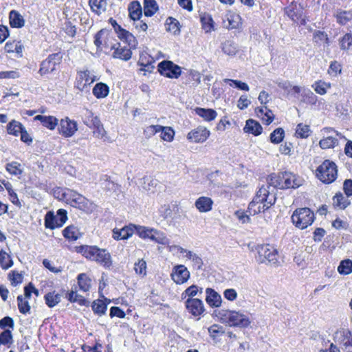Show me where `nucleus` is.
I'll use <instances>...</instances> for the list:
<instances>
[{
	"mask_svg": "<svg viewBox=\"0 0 352 352\" xmlns=\"http://www.w3.org/2000/svg\"><path fill=\"white\" fill-rule=\"evenodd\" d=\"M276 200V195L270 192L267 188H265V186H262L250 203L249 212L251 214L265 212L275 204Z\"/></svg>",
	"mask_w": 352,
	"mask_h": 352,
	"instance_id": "obj_1",
	"label": "nucleus"
},
{
	"mask_svg": "<svg viewBox=\"0 0 352 352\" xmlns=\"http://www.w3.org/2000/svg\"><path fill=\"white\" fill-rule=\"evenodd\" d=\"M267 180V184L265 186V188H267L269 190L271 186L274 188L288 189L296 188L301 185L300 180L296 175L289 172L272 174Z\"/></svg>",
	"mask_w": 352,
	"mask_h": 352,
	"instance_id": "obj_2",
	"label": "nucleus"
},
{
	"mask_svg": "<svg viewBox=\"0 0 352 352\" xmlns=\"http://www.w3.org/2000/svg\"><path fill=\"white\" fill-rule=\"evenodd\" d=\"M77 248L78 252L81 253L85 257L97 262L106 268H109L112 265L111 254L105 249L89 245H82Z\"/></svg>",
	"mask_w": 352,
	"mask_h": 352,
	"instance_id": "obj_3",
	"label": "nucleus"
},
{
	"mask_svg": "<svg viewBox=\"0 0 352 352\" xmlns=\"http://www.w3.org/2000/svg\"><path fill=\"white\" fill-rule=\"evenodd\" d=\"M255 250L258 254V256H256L258 263L278 265V251L275 248L270 244H262L257 245Z\"/></svg>",
	"mask_w": 352,
	"mask_h": 352,
	"instance_id": "obj_4",
	"label": "nucleus"
},
{
	"mask_svg": "<svg viewBox=\"0 0 352 352\" xmlns=\"http://www.w3.org/2000/svg\"><path fill=\"white\" fill-rule=\"evenodd\" d=\"M317 177L324 184L333 182L338 177L336 164L329 160H324L316 169Z\"/></svg>",
	"mask_w": 352,
	"mask_h": 352,
	"instance_id": "obj_5",
	"label": "nucleus"
},
{
	"mask_svg": "<svg viewBox=\"0 0 352 352\" xmlns=\"http://www.w3.org/2000/svg\"><path fill=\"white\" fill-rule=\"evenodd\" d=\"M66 204L89 214L96 210V205L76 191L71 190Z\"/></svg>",
	"mask_w": 352,
	"mask_h": 352,
	"instance_id": "obj_6",
	"label": "nucleus"
},
{
	"mask_svg": "<svg viewBox=\"0 0 352 352\" xmlns=\"http://www.w3.org/2000/svg\"><path fill=\"white\" fill-rule=\"evenodd\" d=\"M292 223L300 229L311 225L315 219L314 213L308 208L296 209L292 215Z\"/></svg>",
	"mask_w": 352,
	"mask_h": 352,
	"instance_id": "obj_7",
	"label": "nucleus"
},
{
	"mask_svg": "<svg viewBox=\"0 0 352 352\" xmlns=\"http://www.w3.org/2000/svg\"><path fill=\"white\" fill-rule=\"evenodd\" d=\"M221 316L231 327H247L250 324V318L243 313L236 311H222Z\"/></svg>",
	"mask_w": 352,
	"mask_h": 352,
	"instance_id": "obj_8",
	"label": "nucleus"
},
{
	"mask_svg": "<svg viewBox=\"0 0 352 352\" xmlns=\"http://www.w3.org/2000/svg\"><path fill=\"white\" fill-rule=\"evenodd\" d=\"M62 58L63 56L60 52L50 54L40 65V69L38 70L40 75L43 76L52 73L61 63Z\"/></svg>",
	"mask_w": 352,
	"mask_h": 352,
	"instance_id": "obj_9",
	"label": "nucleus"
},
{
	"mask_svg": "<svg viewBox=\"0 0 352 352\" xmlns=\"http://www.w3.org/2000/svg\"><path fill=\"white\" fill-rule=\"evenodd\" d=\"M161 75L170 78H177L181 75V67L170 60H163L158 64Z\"/></svg>",
	"mask_w": 352,
	"mask_h": 352,
	"instance_id": "obj_10",
	"label": "nucleus"
},
{
	"mask_svg": "<svg viewBox=\"0 0 352 352\" xmlns=\"http://www.w3.org/2000/svg\"><path fill=\"white\" fill-rule=\"evenodd\" d=\"M96 80V76L89 70L80 71L78 72L75 87L81 91H87L88 87Z\"/></svg>",
	"mask_w": 352,
	"mask_h": 352,
	"instance_id": "obj_11",
	"label": "nucleus"
},
{
	"mask_svg": "<svg viewBox=\"0 0 352 352\" xmlns=\"http://www.w3.org/2000/svg\"><path fill=\"white\" fill-rule=\"evenodd\" d=\"M335 342L342 345L349 352L350 348H352V333L348 329H338L333 335Z\"/></svg>",
	"mask_w": 352,
	"mask_h": 352,
	"instance_id": "obj_12",
	"label": "nucleus"
},
{
	"mask_svg": "<svg viewBox=\"0 0 352 352\" xmlns=\"http://www.w3.org/2000/svg\"><path fill=\"white\" fill-rule=\"evenodd\" d=\"M170 276L176 284H183L190 278V272L184 265L173 267Z\"/></svg>",
	"mask_w": 352,
	"mask_h": 352,
	"instance_id": "obj_13",
	"label": "nucleus"
},
{
	"mask_svg": "<svg viewBox=\"0 0 352 352\" xmlns=\"http://www.w3.org/2000/svg\"><path fill=\"white\" fill-rule=\"evenodd\" d=\"M185 306L187 311L194 316H199L205 311L204 303L199 298H188L185 301Z\"/></svg>",
	"mask_w": 352,
	"mask_h": 352,
	"instance_id": "obj_14",
	"label": "nucleus"
},
{
	"mask_svg": "<svg viewBox=\"0 0 352 352\" xmlns=\"http://www.w3.org/2000/svg\"><path fill=\"white\" fill-rule=\"evenodd\" d=\"M58 130L60 133L64 137L69 138L74 135L77 131L78 125L76 121L70 120L67 117L60 120Z\"/></svg>",
	"mask_w": 352,
	"mask_h": 352,
	"instance_id": "obj_15",
	"label": "nucleus"
},
{
	"mask_svg": "<svg viewBox=\"0 0 352 352\" xmlns=\"http://www.w3.org/2000/svg\"><path fill=\"white\" fill-rule=\"evenodd\" d=\"M210 135V131L204 126H199L188 133L187 138L193 142H204Z\"/></svg>",
	"mask_w": 352,
	"mask_h": 352,
	"instance_id": "obj_16",
	"label": "nucleus"
},
{
	"mask_svg": "<svg viewBox=\"0 0 352 352\" xmlns=\"http://www.w3.org/2000/svg\"><path fill=\"white\" fill-rule=\"evenodd\" d=\"M285 13L294 22L301 19L303 14V8L297 3L292 2L285 8Z\"/></svg>",
	"mask_w": 352,
	"mask_h": 352,
	"instance_id": "obj_17",
	"label": "nucleus"
},
{
	"mask_svg": "<svg viewBox=\"0 0 352 352\" xmlns=\"http://www.w3.org/2000/svg\"><path fill=\"white\" fill-rule=\"evenodd\" d=\"M135 226L129 225L124 226L122 229L113 230V238L116 240L127 239L135 232Z\"/></svg>",
	"mask_w": 352,
	"mask_h": 352,
	"instance_id": "obj_18",
	"label": "nucleus"
},
{
	"mask_svg": "<svg viewBox=\"0 0 352 352\" xmlns=\"http://www.w3.org/2000/svg\"><path fill=\"white\" fill-rule=\"evenodd\" d=\"M241 18L238 14L230 13L226 16V19L223 21L224 28L228 30L237 29L241 24Z\"/></svg>",
	"mask_w": 352,
	"mask_h": 352,
	"instance_id": "obj_19",
	"label": "nucleus"
},
{
	"mask_svg": "<svg viewBox=\"0 0 352 352\" xmlns=\"http://www.w3.org/2000/svg\"><path fill=\"white\" fill-rule=\"evenodd\" d=\"M206 294V300L210 307H219L221 305V297L216 291L212 288H207Z\"/></svg>",
	"mask_w": 352,
	"mask_h": 352,
	"instance_id": "obj_20",
	"label": "nucleus"
},
{
	"mask_svg": "<svg viewBox=\"0 0 352 352\" xmlns=\"http://www.w3.org/2000/svg\"><path fill=\"white\" fill-rule=\"evenodd\" d=\"M213 201L208 197H200L198 198L195 206L200 212H207L212 210Z\"/></svg>",
	"mask_w": 352,
	"mask_h": 352,
	"instance_id": "obj_21",
	"label": "nucleus"
},
{
	"mask_svg": "<svg viewBox=\"0 0 352 352\" xmlns=\"http://www.w3.org/2000/svg\"><path fill=\"white\" fill-rule=\"evenodd\" d=\"M118 36L120 40L126 42L129 48H135L138 42L135 37L129 31L123 29L122 28H118Z\"/></svg>",
	"mask_w": 352,
	"mask_h": 352,
	"instance_id": "obj_22",
	"label": "nucleus"
},
{
	"mask_svg": "<svg viewBox=\"0 0 352 352\" xmlns=\"http://www.w3.org/2000/svg\"><path fill=\"white\" fill-rule=\"evenodd\" d=\"M349 197L344 196L342 192H337L333 197V205L340 210H344L351 204Z\"/></svg>",
	"mask_w": 352,
	"mask_h": 352,
	"instance_id": "obj_23",
	"label": "nucleus"
},
{
	"mask_svg": "<svg viewBox=\"0 0 352 352\" xmlns=\"http://www.w3.org/2000/svg\"><path fill=\"white\" fill-rule=\"evenodd\" d=\"M243 131L245 133H252L254 135H258L262 133L263 128L258 122L252 119H249L246 121Z\"/></svg>",
	"mask_w": 352,
	"mask_h": 352,
	"instance_id": "obj_24",
	"label": "nucleus"
},
{
	"mask_svg": "<svg viewBox=\"0 0 352 352\" xmlns=\"http://www.w3.org/2000/svg\"><path fill=\"white\" fill-rule=\"evenodd\" d=\"M128 10L129 16L132 20L140 19L142 14L140 3L138 1H133L129 5Z\"/></svg>",
	"mask_w": 352,
	"mask_h": 352,
	"instance_id": "obj_25",
	"label": "nucleus"
},
{
	"mask_svg": "<svg viewBox=\"0 0 352 352\" xmlns=\"http://www.w3.org/2000/svg\"><path fill=\"white\" fill-rule=\"evenodd\" d=\"M132 52L131 49L126 47H118L113 53V57L123 60H129L131 58Z\"/></svg>",
	"mask_w": 352,
	"mask_h": 352,
	"instance_id": "obj_26",
	"label": "nucleus"
},
{
	"mask_svg": "<svg viewBox=\"0 0 352 352\" xmlns=\"http://www.w3.org/2000/svg\"><path fill=\"white\" fill-rule=\"evenodd\" d=\"M195 111L198 116L203 118L206 121L213 120L217 116V112L212 109L197 107Z\"/></svg>",
	"mask_w": 352,
	"mask_h": 352,
	"instance_id": "obj_27",
	"label": "nucleus"
},
{
	"mask_svg": "<svg viewBox=\"0 0 352 352\" xmlns=\"http://www.w3.org/2000/svg\"><path fill=\"white\" fill-rule=\"evenodd\" d=\"M92 92L97 98H104L108 96L109 88L106 84L98 82L94 86Z\"/></svg>",
	"mask_w": 352,
	"mask_h": 352,
	"instance_id": "obj_28",
	"label": "nucleus"
},
{
	"mask_svg": "<svg viewBox=\"0 0 352 352\" xmlns=\"http://www.w3.org/2000/svg\"><path fill=\"white\" fill-rule=\"evenodd\" d=\"M158 10L155 0H144V14L146 16H152Z\"/></svg>",
	"mask_w": 352,
	"mask_h": 352,
	"instance_id": "obj_29",
	"label": "nucleus"
},
{
	"mask_svg": "<svg viewBox=\"0 0 352 352\" xmlns=\"http://www.w3.org/2000/svg\"><path fill=\"white\" fill-rule=\"evenodd\" d=\"M63 236L71 241L77 240L81 234L77 227L74 226H69L63 231Z\"/></svg>",
	"mask_w": 352,
	"mask_h": 352,
	"instance_id": "obj_30",
	"label": "nucleus"
},
{
	"mask_svg": "<svg viewBox=\"0 0 352 352\" xmlns=\"http://www.w3.org/2000/svg\"><path fill=\"white\" fill-rule=\"evenodd\" d=\"M336 17L337 22L340 25H346L352 20V10H338L336 12Z\"/></svg>",
	"mask_w": 352,
	"mask_h": 352,
	"instance_id": "obj_31",
	"label": "nucleus"
},
{
	"mask_svg": "<svg viewBox=\"0 0 352 352\" xmlns=\"http://www.w3.org/2000/svg\"><path fill=\"white\" fill-rule=\"evenodd\" d=\"M10 23L12 28H19L24 25V19L18 12L12 10L10 12Z\"/></svg>",
	"mask_w": 352,
	"mask_h": 352,
	"instance_id": "obj_32",
	"label": "nucleus"
},
{
	"mask_svg": "<svg viewBox=\"0 0 352 352\" xmlns=\"http://www.w3.org/2000/svg\"><path fill=\"white\" fill-rule=\"evenodd\" d=\"M157 184L158 181L156 179L150 176H145L142 178L141 186L146 191L154 192Z\"/></svg>",
	"mask_w": 352,
	"mask_h": 352,
	"instance_id": "obj_33",
	"label": "nucleus"
},
{
	"mask_svg": "<svg viewBox=\"0 0 352 352\" xmlns=\"http://www.w3.org/2000/svg\"><path fill=\"white\" fill-rule=\"evenodd\" d=\"M99 122H100V120L98 116H94L91 111H89L87 109H85V118L83 120V122L85 125L91 129L92 126H95Z\"/></svg>",
	"mask_w": 352,
	"mask_h": 352,
	"instance_id": "obj_34",
	"label": "nucleus"
},
{
	"mask_svg": "<svg viewBox=\"0 0 352 352\" xmlns=\"http://www.w3.org/2000/svg\"><path fill=\"white\" fill-rule=\"evenodd\" d=\"M221 50L224 54L233 56L238 52V46L231 41H226L222 43Z\"/></svg>",
	"mask_w": 352,
	"mask_h": 352,
	"instance_id": "obj_35",
	"label": "nucleus"
},
{
	"mask_svg": "<svg viewBox=\"0 0 352 352\" xmlns=\"http://www.w3.org/2000/svg\"><path fill=\"white\" fill-rule=\"evenodd\" d=\"M21 123L14 120L10 122L7 126V131L9 134L18 136L23 129Z\"/></svg>",
	"mask_w": 352,
	"mask_h": 352,
	"instance_id": "obj_36",
	"label": "nucleus"
},
{
	"mask_svg": "<svg viewBox=\"0 0 352 352\" xmlns=\"http://www.w3.org/2000/svg\"><path fill=\"white\" fill-rule=\"evenodd\" d=\"M71 190L72 189L67 188L56 187L53 189V195L56 199L66 203Z\"/></svg>",
	"mask_w": 352,
	"mask_h": 352,
	"instance_id": "obj_37",
	"label": "nucleus"
},
{
	"mask_svg": "<svg viewBox=\"0 0 352 352\" xmlns=\"http://www.w3.org/2000/svg\"><path fill=\"white\" fill-rule=\"evenodd\" d=\"M91 280L85 274H80L78 276V283L80 289L83 292H87L91 287Z\"/></svg>",
	"mask_w": 352,
	"mask_h": 352,
	"instance_id": "obj_38",
	"label": "nucleus"
},
{
	"mask_svg": "<svg viewBox=\"0 0 352 352\" xmlns=\"http://www.w3.org/2000/svg\"><path fill=\"white\" fill-rule=\"evenodd\" d=\"M61 296L55 292H49L45 295V300L47 305L53 307L60 301Z\"/></svg>",
	"mask_w": 352,
	"mask_h": 352,
	"instance_id": "obj_39",
	"label": "nucleus"
},
{
	"mask_svg": "<svg viewBox=\"0 0 352 352\" xmlns=\"http://www.w3.org/2000/svg\"><path fill=\"white\" fill-rule=\"evenodd\" d=\"M338 144V140L333 136H328L319 142V145L322 149L333 148Z\"/></svg>",
	"mask_w": 352,
	"mask_h": 352,
	"instance_id": "obj_40",
	"label": "nucleus"
},
{
	"mask_svg": "<svg viewBox=\"0 0 352 352\" xmlns=\"http://www.w3.org/2000/svg\"><path fill=\"white\" fill-rule=\"evenodd\" d=\"M13 265V261L9 254L5 251H0V266L3 270H8Z\"/></svg>",
	"mask_w": 352,
	"mask_h": 352,
	"instance_id": "obj_41",
	"label": "nucleus"
},
{
	"mask_svg": "<svg viewBox=\"0 0 352 352\" xmlns=\"http://www.w3.org/2000/svg\"><path fill=\"white\" fill-rule=\"evenodd\" d=\"M94 312L98 315L104 314L107 311V305L102 300H96L91 305Z\"/></svg>",
	"mask_w": 352,
	"mask_h": 352,
	"instance_id": "obj_42",
	"label": "nucleus"
},
{
	"mask_svg": "<svg viewBox=\"0 0 352 352\" xmlns=\"http://www.w3.org/2000/svg\"><path fill=\"white\" fill-rule=\"evenodd\" d=\"M340 45L342 50L352 52V34H345L340 41Z\"/></svg>",
	"mask_w": 352,
	"mask_h": 352,
	"instance_id": "obj_43",
	"label": "nucleus"
},
{
	"mask_svg": "<svg viewBox=\"0 0 352 352\" xmlns=\"http://www.w3.org/2000/svg\"><path fill=\"white\" fill-rule=\"evenodd\" d=\"M338 271L341 274H349L352 272V261L350 259L343 260L338 267Z\"/></svg>",
	"mask_w": 352,
	"mask_h": 352,
	"instance_id": "obj_44",
	"label": "nucleus"
},
{
	"mask_svg": "<svg viewBox=\"0 0 352 352\" xmlns=\"http://www.w3.org/2000/svg\"><path fill=\"white\" fill-rule=\"evenodd\" d=\"M284 136V130L282 128H277L270 134V141L274 144H279L283 141Z\"/></svg>",
	"mask_w": 352,
	"mask_h": 352,
	"instance_id": "obj_45",
	"label": "nucleus"
},
{
	"mask_svg": "<svg viewBox=\"0 0 352 352\" xmlns=\"http://www.w3.org/2000/svg\"><path fill=\"white\" fill-rule=\"evenodd\" d=\"M67 298L71 302H78L80 305H85L87 304L86 299L77 294L76 292L72 291L67 295Z\"/></svg>",
	"mask_w": 352,
	"mask_h": 352,
	"instance_id": "obj_46",
	"label": "nucleus"
},
{
	"mask_svg": "<svg viewBox=\"0 0 352 352\" xmlns=\"http://www.w3.org/2000/svg\"><path fill=\"white\" fill-rule=\"evenodd\" d=\"M89 4L93 11L99 14L104 11L107 3L104 0H89Z\"/></svg>",
	"mask_w": 352,
	"mask_h": 352,
	"instance_id": "obj_47",
	"label": "nucleus"
},
{
	"mask_svg": "<svg viewBox=\"0 0 352 352\" xmlns=\"http://www.w3.org/2000/svg\"><path fill=\"white\" fill-rule=\"evenodd\" d=\"M13 342L12 331L9 329H5L0 333V346L10 344Z\"/></svg>",
	"mask_w": 352,
	"mask_h": 352,
	"instance_id": "obj_48",
	"label": "nucleus"
},
{
	"mask_svg": "<svg viewBox=\"0 0 352 352\" xmlns=\"http://www.w3.org/2000/svg\"><path fill=\"white\" fill-rule=\"evenodd\" d=\"M166 24L167 25L166 30L173 32L174 34L179 32V22L173 17H168L166 19Z\"/></svg>",
	"mask_w": 352,
	"mask_h": 352,
	"instance_id": "obj_49",
	"label": "nucleus"
},
{
	"mask_svg": "<svg viewBox=\"0 0 352 352\" xmlns=\"http://www.w3.org/2000/svg\"><path fill=\"white\" fill-rule=\"evenodd\" d=\"M161 132V138L164 141L171 142L174 137V131L169 126H162V129H160Z\"/></svg>",
	"mask_w": 352,
	"mask_h": 352,
	"instance_id": "obj_50",
	"label": "nucleus"
},
{
	"mask_svg": "<svg viewBox=\"0 0 352 352\" xmlns=\"http://www.w3.org/2000/svg\"><path fill=\"white\" fill-rule=\"evenodd\" d=\"M58 123V120L56 117L52 116H45L42 124L47 129L53 130L57 126Z\"/></svg>",
	"mask_w": 352,
	"mask_h": 352,
	"instance_id": "obj_51",
	"label": "nucleus"
},
{
	"mask_svg": "<svg viewBox=\"0 0 352 352\" xmlns=\"http://www.w3.org/2000/svg\"><path fill=\"white\" fill-rule=\"evenodd\" d=\"M45 226L47 228L54 229L59 228L56 222L54 214L52 212H48L45 218Z\"/></svg>",
	"mask_w": 352,
	"mask_h": 352,
	"instance_id": "obj_52",
	"label": "nucleus"
},
{
	"mask_svg": "<svg viewBox=\"0 0 352 352\" xmlns=\"http://www.w3.org/2000/svg\"><path fill=\"white\" fill-rule=\"evenodd\" d=\"M309 126L302 123L298 124L296 127V133L298 137L306 138L309 135Z\"/></svg>",
	"mask_w": 352,
	"mask_h": 352,
	"instance_id": "obj_53",
	"label": "nucleus"
},
{
	"mask_svg": "<svg viewBox=\"0 0 352 352\" xmlns=\"http://www.w3.org/2000/svg\"><path fill=\"white\" fill-rule=\"evenodd\" d=\"M18 308L21 314H26L30 310V306L27 300H24L21 295L17 297Z\"/></svg>",
	"mask_w": 352,
	"mask_h": 352,
	"instance_id": "obj_54",
	"label": "nucleus"
},
{
	"mask_svg": "<svg viewBox=\"0 0 352 352\" xmlns=\"http://www.w3.org/2000/svg\"><path fill=\"white\" fill-rule=\"evenodd\" d=\"M186 294V296H188V298H193L197 294L201 295L203 294V288L199 287L196 285H192L190 287H188L185 291L184 293H183L182 295Z\"/></svg>",
	"mask_w": 352,
	"mask_h": 352,
	"instance_id": "obj_55",
	"label": "nucleus"
},
{
	"mask_svg": "<svg viewBox=\"0 0 352 352\" xmlns=\"http://www.w3.org/2000/svg\"><path fill=\"white\" fill-rule=\"evenodd\" d=\"M153 228H150L145 226H135V232L142 239H148Z\"/></svg>",
	"mask_w": 352,
	"mask_h": 352,
	"instance_id": "obj_56",
	"label": "nucleus"
},
{
	"mask_svg": "<svg viewBox=\"0 0 352 352\" xmlns=\"http://www.w3.org/2000/svg\"><path fill=\"white\" fill-rule=\"evenodd\" d=\"M134 270L136 274L142 276H145L146 274V263L143 259H139L135 263Z\"/></svg>",
	"mask_w": 352,
	"mask_h": 352,
	"instance_id": "obj_57",
	"label": "nucleus"
},
{
	"mask_svg": "<svg viewBox=\"0 0 352 352\" xmlns=\"http://www.w3.org/2000/svg\"><path fill=\"white\" fill-rule=\"evenodd\" d=\"M160 129H162L161 125H150L144 130V135L146 138H150L157 133L160 132Z\"/></svg>",
	"mask_w": 352,
	"mask_h": 352,
	"instance_id": "obj_58",
	"label": "nucleus"
},
{
	"mask_svg": "<svg viewBox=\"0 0 352 352\" xmlns=\"http://www.w3.org/2000/svg\"><path fill=\"white\" fill-rule=\"evenodd\" d=\"M67 211L64 209H59L57 211L56 215H54L56 218V222L57 223L58 227L63 226V225L66 222L67 219Z\"/></svg>",
	"mask_w": 352,
	"mask_h": 352,
	"instance_id": "obj_59",
	"label": "nucleus"
},
{
	"mask_svg": "<svg viewBox=\"0 0 352 352\" xmlns=\"http://www.w3.org/2000/svg\"><path fill=\"white\" fill-rule=\"evenodd\" d=\"M21 164L16 162H12L11 163L7 164L6 170L11 174L17 175H20L22 173V170L20 168Z\"/></svg>",
	"mask_w": 352,
	"mask_h": 352,
	"instance_id": "obj_60",
	"label": "nucleus"
},
{
	"mask_svg": "<svg viewBox=\"0 0 352 352\" xmlns=\"http://www.w3.org/2000/svg\"><path fill=\"white\" fill-rule=\"evenodd\" d=\"M91 129H94V134L99 139L103 138L106 135V131L104 130L101 122H99L95 126H92Z\"/></svg>",
	"mask_w": 352,
	"mask_h": 352,
	"instance_id": "obj_61",
	"label": "nucleus"
},
{
	"mask_svg": "<svg viewBox=\"0 0 352 352\" xmlns=\"http://www.w3.org/2000/svg\"><path fill=\"white\" fill-rule=\"evenodd\" d=\"M6 188L8 192L10 199L12 204L16 206H21V203L18 199L16 193L12 190L11 185H6Z\"/></svg>",
	"mask_w": 352,
	"mask_h": 352,
	"instance_id": "obj_62",
	"label": "nucleus"
},
{
	"mask_svg": "<svg viewBox=\"0 0 352 352\" xmlns=\"http://www.w3.org/2000/svg\"><path fill=\"white\" fill-rule=\"evenodd\" d=\"M107 33V30L106 29H102L96 34L94 37V44L98 49L100 48L102 45V38Z\"/></svg>",
	"mask_w": 352,
	"mask_h": 352,
	"instance_id": "obj_63",
	"label": "nucleus"
},
{
	"mask_svg": "<svg viewBox=\"0 0 352 352\" xmlns=\"http://www.w3.org/2000/svg\"><path fill=\"white\" fill-rule=\"evenodd\" d=\"M343 190L347 197L352 196V179H347L343 183Z\"/></svg>",
	"mask_w": 352,
	"mask_h": 352,
	"instance_id": "obj_64",
	"label": "nucleus"
}]
</instances>
